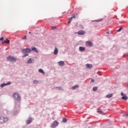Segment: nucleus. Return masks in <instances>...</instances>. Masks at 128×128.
<instances>
[{
  "label": "nucleus",
  "mask_w": 128,
  "mask_h": 128,
  "mask_svg": "<svg viewBox=\"0 0 128 128\" xmlns=\"http://www.w3.org/2000/svg\"><path fill=\"white\" fill-rule=\"evenodd\" d=\"M98 112H99V114H102V111H98Z\"/></svg>",
  "instance_id": "nucleus-33"
},
{
  "label": "nucleus",
  "mask_w": 128,
  "mask_h": 128,
  "mask_svg": "<svg viewBox=\"0 0 128 128\" xmlns=\"http://www.w3.org/2000/svg\"><path fill=\"white\" fill-rule=\"evenodd\" d=\"M72 18H76V16H73Z\"/></svg>",
  "instance_id": "nucleus-34"
},
{
  "label": "nucleus",
  "mask_w": 128,
  "mask_h": 128,
  "mask_svg": "<svg viewBox=\"0 0 128 128\" xmlns=\"http://www.w3.org/2000/svg\"><path fill=\"white\" fill-rule=\"evenodd\" d=\"M62 122H68V120L66 118H63L62 119Z\"/></svg>",
  "instance_id": "nucleus-24"
},
{
  "label": "nucleus",
  "mask_w": 128,
  "mask_h": 128,
  "mask_svg": "<svg viewBox=\"0 0 128 128\" xmlns=\"http://www.w3.org/2000/svg\"><path fill=\"white\" fill-rule=\"evenodd\" d=\"M76 34H78L79 36H82L86 34V32L84 30H81L76 32Z\"/></svg>",
  "instance_id": "nucleus-6"
},
{
  "label": "nucleus",
  "mask_w": 128,
  "mask_h": 128,
  "mask_svg": "<svg viewBox=\"0 0 128 128\" xmlns=\"http://www.w3.org/2000/svg\"><path fill=\"white\" fill-rule=\"evenodd\" d=\"M23 40H26V36H24L22 38Z\"/></svg>",
  "instance_id": "nucleus-28"
},
{
  "label": "nucleus",
  "mask_w": 128,
  "mask_h": 128,
  "mask_svg": "<svg viewBox=\"0 0 128 128\" xmlns=\"http://www.w3.org/2000/svg\"><path fill=\"white\" fill-rule=\"evenodd\" d=\"M8 120V118L6 117L4 118L3 116H0V124H4Z\"/></svg>",
  "instance_id": "nucleus-4"
},
{
  "label": "nucleus",
  "mask_w": 128,
  "mask_h": 128,
  "mask_svg": "<svg viewBox=\"0 0 128 128\" xmlns=\"http://www.w3.org/2000/svg\"><path fill=\"white\" fill-rule=\"evenodd\" d=\"M32 122V118H30L26 122V124H30Z\"/></svg>",
  "instance_id": "nucleus-9"
},
{
  "label": "nucleus",
  "mask_w": 128,
  "mask_h": 128,
  "mask_svg": "<svg viewBox=\"0 0 128 128\" xmlns=\"http://www.w3.org/2000/svg\"><path fill=\"white\" fill-rule=\"evenodd\" d=\"M92 90L94 92H96L98 90V87L96 86L93 87Z\"/></svg>",
  "instance_id": "nucleus-20"
},
{
  "label": "nucleus",
  "mask_w": 128,
  "mask_h": 128,
  "mask_svg": "<svg viewBox=\"0 0 128 128\" xmlns=\"http://www.w3.org/2000/svg\"><path fill=\"white\" fill-rule=\"evenodd\" d=\"M12 82H8V83L6 84V86H10V84H11Z\"/></svg>",
  "instance_id": "nucleus-27"
},
{
  "label": "nucleus",
  "mask_w": 128,
  "mask_h": 128,
  "mask_svg": "<svg viewBox=\"0 0 128 128\" xmlns=\"http://www.w3.org/2000/svg\"><path fill=\"white\" fill-rule=\"evenodd\" d=\"M58 64L60 66H64L65 64L64 62V61H60L58 62Z\"/></svg>",
  "instance_id": "nucleus-8"
},
{
  "label": "nucleus",
  "mask_w": 128,
  "mask_h": 128,
  "mask_svg": "<svg viewBox=\"0 0 128 128\" xmlns=\"http://www.w3.org/2000/svg\"><path fill=\"white\" fill-rule=\"evenodd\" d=\"M72 20V17H71L68 19V24H70Z\"/></svg>",
  "instance_id": "nucleus-22"
},
{
  "label": "nucleus",
  "mask_w": 128,
  "mask_h": 128,
  "mask_svg": "<svg viewBox=\"0 0 128 128\" xmlns=\"http://www.w3.org/2000/svg\"><path fill=\"white\" fill-rule=\"evenodd\" d=\"M29 34H32V32H29Z\"/></svg>",
  "instance_id": "nucleus-36"
},
{
  "label": "nucleus",
  "mask_w": 128,
  "mask_h": 128,
  "mask_svg": "<svg viewBox=\"0 0 128 128\" xmlns=\"http://www.w3.org/2000/svg\"><path fill=\"white\" fill-rule=\"evenodd\" d=\"M58 54V50L56 47H55L54 54L56 55Z\"/></svg>",
  "instance_id": "nucleus-10"
},
{
  "label": "nucleus",
  "mask_w": 128,
  "mask_h": 128,
  "mask_svg": "<svg viewBox=\"0 0 128 128\" xmlns=\"http://www.w3.org/2000/svg\"><path fill=\"white\" fill-rule=\"evenodd\" d=\"M32 58H30L28 59V60L27 61V64H32Z\"/></svg>",
  "instance_id": "nucleus-19"
},
{
  "label": "nucleus",
  "mask_w": 128,
  "mask_h": 128,
  "mask_svg": "<svg viewBox=\"0 0 128 128\" xmlns=\"http://www.w3.org/2000/svg\"><path fill=\"white\" fill-rule=\"evenodd\" d=\"M86 46H90V48H92V46H93L92 42L90 41H87L86 42Z\"/></svg>",
  "instance_id": "nucleus-7"
},
{
  "label": "nucleus",
  "mask_w": 128,
  "mask_h": 128,
  "mask_svg": "<svg viewBox=\"0 0 128 128\" xmlns=\"http://www.w3.org/2000/svg\"><path fill=\"white\" fill-rule=\"evenodd\" d=\"M38 72H40V74H46L42 69H39Z\"/></svg>",
  "instance_id": "nucleus-17"
},
{
  "label": "nucleus",
  "mask_w": 128,
  "mask_h": 128,
  "mask_svg": "<svg viewBox=\"0 0 128 128\" xmlns=\"http://www.w3.org/2000/svg\"><path fill=\"white\" fill-rule=\"evenodd\" d=\"M7 60L8 62H16V58L14 56H9L7 58Z\"/></svg>",
  "instance_id": "nucleus-3"
},
{
  "label": "nucleus",
  "mask_w": 128,
  "mask_h": 128,
  "mask_svg": "<svg viewBox=\"0 0 128 128\" xmlns=\"http://www.w3.org/2000/svg\"><path fill=\"white\" fill-rule=\"evenodd\" d=\"M32 52V49L30 48H26L25 49H23L22 52V54H25L23 56L22 58H26V56H28V53L30 52Z\"/></svg>",
  "instance_id": "nucleus-2"
},
{
  "label": "nucleus",
  "mask_w": 128,
  "mask_h": 128,
  "mask_svg": "<svg viewBox=\"0 0 128 128\" xmlns=\"http://www.w3.org/2000/svg\"><path fill=\"white\" fill-rule=\"evenodd\" d=\"M107 32V34H110V32Z\"/></svg>",
  "instance_id": "nucleus-37"
},
{
  "label": "nucleus",
  "mask_w": 128,
  "mask_h": 128,
  "mask_svg": "<svg viewBox=\"0 0 128 128\" xmlns=\"http://www.w3.org/2000/svg\"><path fill=\"white\" fill-rule=\"evenodd\" d=\"M95 22H100V20H95Z\"/></svg>",
  "instance_id": "nucleus-35"
},
{
  "label": "nucleus",
  "mask_w": 128,
  "mask_h": 128,
  "mask_svg": "<svg viewBox=\"0 0 128 128\" xmlns=\"http://www.w3.org/2000/svg\"><path fill=\"white\" fill-rule=\"evenodd\" d=\"M112 94H108L106 95V98H112Z\"/></svg>",
  "instance_id": "nucleus-15"
},
{
  "label": "nucleus",
  "mask_w": 128,
  "mask_h": 128,
  "mask_svg": "<svg viewBox=\"0 0 128 128\" xmlns=\"http://www.w3.org/2000/svg\"><path fill=\"white\" fill-rule=\"evenodd\" d=\"M13 96L14 98H15V108H20V102L19 100H20V96L18 94V93H14L13 94Z\"/></svg>",
  "instance_id": "nucleus-1"
},
{
  "label": "nucleus",
  "mask_w": 128,
  "mask_h": 128,
  "mask_svg": "<svg viewBox=\"0 0 128 128\" xmlns=\"http://www.w3.org/2000/svg\"><path fill=\"white\" fill-rule=\"evenodd\" d=\"M32 52H36V54H38V49H36V47L32 48Z\"/></svg>",
  "instance_id": "nucleus-12"
},
{
  "label": "nucleus",
  "mask_w": 128,
  "mask_h": 128,
  "mask_svg": "<svg viewBox=\"0 0 128 128\" xmlns=\"http://www.w3.org/2000/svg\"><path fill=\"white\" fill-rule=\"evenodd\" d=\"M86 66L87 68H92V64H86Z\"/></svg>",
  "instance_id": "nucleus-14"
},
{
  "label": "nucleus",
  "mask_w": 128,
  "mask_h": 128,
  "mask_svg": "<svg viewBox=\"0 0 128 128\" xmlns=\"http://www.w3.org/2000/svg\"><path fill=\"white\" fill-rule=\"evenodd\" d=\"M121 96H124L125 95H124V92H121Z\"/></svg>",
  "instance_id": "nucleus-29"
},
{
  "label": "nucleus",
  "mask_w": 128,
  "mask_h": 128,
  "mask_svg": "<svg viewBox=\"0 0 128 128\" xmlns=\"http://www.w3.org/2000/svg\"><path fill=\"white\" fill-rule=\"evenodd\" d=\"M0 40H4V37H2V38H0Z\"/></svg>",
  "instance_id": "nucleus-30"
},
{
  "label": "nucleus",
  "mask_w": 128,
  "mask_h": 128,
  "mask_svg": "<svg viewBox=\"0 0 128 128\" xmlns=\"http://www.w3.org/2000/svg\"><path fill=\"white\" fill-rule=\"evenodd\" d=\"M122 99L124 100H128V96H126V95L124 96H122Z\"/></svg>",
  "instance_id": "nucleus-18"
},
{
  "label": "nucleus",
  "mask_w": 128,
  "mask_h": 128,
  "mask_svg": "<svg viewBox=\"0 0 128 128\" xmlns=\"http://www.w3.org/2000/svg\"><path fill=\"white\" fill-rule=\"evenodd\" d=\"M79 86L78 85H76L75 86H74L72 87V89L74 90H76V88H78Z\"/></svg>",
  "instance_id": "nucleus-16"
},
{
  "label": "nucleus",
  "mask_w": 128,
  "mask_h": 128,
  "mask_svg": "<svg viewBox=\"0 0 128 128\" xmlns=\"http://www.w3.org/2000/svg\"><path fill=\"white\" fill-rule=\"evenodd\" d=\"M7 86V85H6V84L2 83V84L0 85V86H1V88H4V86Z\"/></svg>",
  "instance_id": "nucleus-21"
},
{
  "label": "nucleus",
  "mask_w": 128,
  "mask_h": 128,
  "mask_svg": "<svg viewBox=\"0 0 128 128\" xmlns=\"http://www.w3.org/2000/svg\"><path fill=\"white\" fill-rule=\"evenodd\" d=\"M124 28L122 27L120 28L118 30V32H120Z\"/></svg>",
  "instance_id": "nucleus-25"
},
{
  "label": "nucleus",
  "mask_w": 128,
  "mask_h": 128,
  "mask_svg": "<svg viewBox=\"0 0 128 128\" xmlns=\"http://www.w3.org/2000/svg\"><path fill=\"white\" fill-rule=\"evenodd\" d=\"M91 82H94V80L92 79Z\"/></svg>",
  "instance_id": "nucleus-31"
},
{
  "label": "nucleus",
  "mask_w": 128,
  "mask_h": 128,
  "mask_svg": "<svg viewBox=\"0 0 128 128\" xmlns=\"http://www.w3.org/2000/svg\"><path fill=\"white\" fill-rule=\"evenodd\" d=\"M79 50L80 52H84V50H86V48H84V47H83V46H80Z\"/></svg>",
  "instance_id": "nucleus-11"
},
{
  "label": "nucleus",
  "mask_w": 128,
  "mask_h": 128,
  "mask_svg": "<svg viewBox=\"0 0 128 128\" xmlns=\"http://www.w3.org/2000/svg\"><path fill=\"white\" fill-rule=\"evenodd\" d=\"M126 116H128V114H126Z\"/></svg>",
  "instance_id": "nucleus-38"
},
{
  "label": "nucleus",
  "mask_w": 128,
  "mask_h": 128,
  "mask_svg": "<svg viewBox=\"0 0 128 128\" xmlns=\"http://www.w3.org/2000/svg\"><path fill=\"white\" fill-rule=\"evenodd\" d=\"M2 44H10V40L6 38V40L2 41Z\"/></svg>",
  "instance_id": "nucleus-13"
},
{
  "label": "nucleus",
  "mask_w": 128,
  "mask_h": 128,
  "mask_svg": "<svg viewBox=\"0 0 128 128\" xmlns=\"http://www.w3.org/2000/svg\"><path fill=\"white\" fill-rule=\"evenodd\" d=\"M58 126V122L57 121H55L51 124L50 127L52 128H56Z\"/></svg>",
  "instance_id": "nucleus-5"
},
{
  "label": "nucleus",
  "mask_w": 128,
  "mask_h": 128,
  "mask_svg": "<svg viewBox=\"0 0 128 128\" xmlns=\"http://www.w3.org/2000/svg\"><path fill=\"white\" fill-rule=\"evenodd\" d=\"M52 30H56V27L54 26H52Z\"/></svg>",
  "instance_id": "nucleus-26"
},
{
  "label": "nucleus",
  "mask_w": 128,
  "mask_h": 128,
  "mask_svg": "<svg viewBox=\"0 0 128 128\" xmlns=\"http://www.w3.org/2000/svg\"><path fill=\"white\" fill-rule=\"evenodd\" d=\"M56 88H58V90H62V89L60 88V87H56Z\"/></svg>",
  "instance_id": "nucleus-32"
},
{
  "label": "nucleus",
  "mask_w": 128,
  "mask_h": 128,
  "mask_svg": "<svg viewBox=\"0 0 128 128\" xmlns=\"http://www.w3.org/2000/svg\"><path fill=\"white\" fill-rule=\"evenodd\" d=\"M33 83L35 84H38V80H34Z\"/></svg>",
  "instance_id": "nucleus-23"
}]
</instances>
